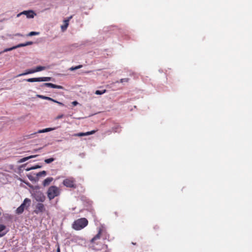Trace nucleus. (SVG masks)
<instances>
[{
	"mask_svg": "<svg viewBox=\"0 0 252 252\" xmlns=\"http://www.w3.org/2000/svg\"><path fill=\"white\" fill-rule=\"evenodd\" d=\"M60 193V191L59 188L54 186L50 187L47 192V196L50 200L59 195Z\"/></svg>",
	"mask_w": 252,
	"mask_h": 252,
	"instance_id": "f257e3e1",
	"label": "nucleus"
},
{
	"mask_svg": "<svg viewBox=\"0 0 252 252\" xmlns=\"http://www.w3.org/2000/svg\"><path fill=\"white\" fill-rule=\"evenodd\" d=\"M31 203V201L30 199L28 198H25L23 203L16 209V214H22L25 209H27L30 206Z\"/></svg>",
	"mask_w": 252,
	"mask_h": 252,
	"instance_id": "f03ea898",
	"label": "nucleus"
},
{
	"mask_svg": "<svg viewBox=\"0 0 252 252\" xmlns=\"http://www.w3.org/2000/svg\"><path fill=\"white\" fill-rule=\"evenodd\" d=\"M88 224V221H73L72 227L76 230H80L85 227Z\"/></svg>",
	"mask_w": 252,
	"mask_h": 252,
	"instance_id": "7ed1b4c3",
	"label": "nucleus"
},
{
	"mask_svg": "<svg viewBox=\"0 0 252 252\" xmlns=\"http://www.w3.org/2000/svg\"><path fill=\"white\" fill-rule=\"evenodd\" d=\"M63 184L67 188H76L75 181L73 178H68L63 181Z\"/></svg>",
	"mask_w": 252,
	"mask_h": 252,
	"instance_id": "20e7f679",
	"label": "nucleus"
},
{
	"mask_svg": "<svg viewBox=\"0 0 252 252\" xmlns=\"http://www.w3.org/2000/svg\"><path fill=\"white\" fill-rule=\"evenodd\" d=\"M106 233V229L105 226L103 225H101V226L98 228V233L92 239L91 242H94L97 239H99L101 235L104 234Z\"/></svg>",
	"mask_w": 252,
	"mask_h": 252,
	"instance_id": "39448f33",
	"label": "nucleus"
},
{
	"mask_svg": "<svg viewBox=\"0 0 252 252\" xmlns=\"http://www.w3.org/2000/svg\"><path fill=\"white\" fill-rule=\"evenodd\" d=\"M51 80V78L50 77H42L38 78H32L27 79L26 81L29 82H46L49 81Z\"/></svg>",
	"mask_w": 252,
	"mask_h": 252,
	"instance_id": "423d86ee",
	"label": "nucleus"
},
{
	"mask_svg": "<svg viewBox=\"0 0 252 252\" xmlns=\"http://www.w3.org/2000/svg\"><path fill=\"white\" fill-rule=\"evenodd\" d=\"M32 43H33V42L32 41H28L25 43L19 44L18 45H17L16 46H13L12 47L5 49L3 50V52H6L10 51L12 50L17 49L19 47H24V46H26L28 45H30L32 44Z\"/></svg>",
	"mask_w": 252,
	"mask_h": 252,
	"instance_id": "0eeeda50",
	"label": "nucleus"
},
{
	"mask_svg": "<svg viewBox=\"0 0 252 252\" xmlns=\"http://www.w3.org/2000/svg\"><path fill=\"white\" fill-rule=\"evenodd\" d=\"M33 195L34 197L37 201L43 202L45 200V196L43 193L40 191H36Z\"/></svg>",
	"mask_w": 252,
	"mask_h": 252,
	"instance_id": "6e6552de",
	"label": "nucleus"
},
{
	"mask_svg": "<svg viewBox=\"0 0 252 252\" xmlns=\"http://www.w3.org/2000/svg\"><path fill=\"white\" fill-rule=\"evenodd\" d=\"M8 231V228L5 225L0 224V237L4 236Z\"/></svg>",
	"mask_w": 252,
	"mask_h": 252,
	"instance_id": "1a4fd4ad",
	"label": "nucleus"
},
{
	"mask_svg": "<svg viewBox=\"0 0 252 252\" xmlns=\"http://www.w3.org/2000/svg\"><path fill=\"white\" fill-rule=\"evenodd\" d=\"M42 87H51V88H55V89H63V87H62V86L57 85H55V84H52V83H43L42 85Z\"/></svg>",
	"mask_w": 252,
	"mask_h": 252,
	"instance_id": "9d476101",
	"label": "nucleus"
},
{
	"mask_svg": "<svg viewBox=\"0 0 252 252\" xmlns=\"http://www.w3.org/2000/svg\"><path fill=\"white\" fill-rule=\"evenodd\" d=\"M37 97H39V98H42V99H46V100H50V101H53L54 102H56L57 103H58L59 104L61 105H63V104L60 102H59L56 100H54V99L50 97H48V96H44V95H37Z\"/></svg>",
	"mask_w": 252,
	"mask_h": 252,
	"instance_id": "9b49d317",
	"label": "nucleus"
},
{
	"mask_svg": "<svg viewBox=\"0 0 252 252\" xmlns=\"http://www.w3.org/2000/svg\"><path fill=\"white\" fill-rule=\"evenodd\" d=\"M72 18V16H70L69 18H68L67 19H65L63 21L64 24L61 26V29L63 31H64L67 29L68 24H69V21L70 19Z\"/></svg>",
	"mask_w": 252,
	"mask_h": 252,
	"instance_id": "f8f14e48",
	"label": "nucleus"
},
{
	"mask_svg": "<svg viewBox=\"0 0 252 252\" xmlns=\"http://www.w3.org/2000/svg\"><path fill=\"white\" fill-rule=\"evenodd\" d=\"M95 132V130H92L91 131H88V132H85V133H84V132L78 133L75 134V135L77 136H87V135L93 134Z\"/></svg>",
	"mask_w": 252,
	"mask_h": 252,
	"instance_id": "ddd939ff",
	"label": "nucleus"
},
{
	"mask_svg": "<svg viewBox=\"0 0 252 252\" xmlns=\"http://www.w3.org/2000/svg\"><path fill=\"white\" fill-rule=\"evenodd\" d=\"M36 209L39 212H43L45 210L44 205L42 203H38L36 206Z\"/></svg>",
	"mask_w": 252,
	"mask_h": 252,
	"instance_id": "4468645a",
	"label": "nucleus"
},
{
	"mask_svg": "<svg viewBox=\"0 0 252 252\" xmlns=\"http://www.w3.org/2000/svg\"><path fill=\"white\" fill-rule=\"evenodd\" d=\"M35 73L34 69H28L25 72L18 74V75H17L16 77H20L21 76H24V75H25L27 74H32V73Z\"/></svg>",
	"mask_w": 252,
	"mask_h": 252,
	"instance_id": "2eb2a0df",
	"label": "nucleus"
},
{
	"mask_svg": "<svg viewBox=\"0 0 252 252\" xmlns=\"http://www.w3.org/2000/svg\"><path fill=\"white\" fill-rule=\"evenodd\" d=\"M53 180V178L52 177H48L44 180L43 185L44 187L48 186Z\"/></svg>",
	"mask_w": 252,
	"mask_h": 252,
	"instance_id": "dca6fc26",
	"label": "nucleus"
},
{
	"mask_svg": "<svg viewBox=\"0 0 252 252\" xmlns=\"http://www.w3.org/2000/svg\"><path fill=\"white\" fill-rule=\"evenodd\" d=\"M56 127L46 128L45 129H43L42 130H39L36 133H41L47 132L51 131L52 130H54L56 129Z\"/></svg>",
	"mask_w": 252,
	"mask_h": 252,
	"instance_id": "f3484780",
	"label": "nucleus"
},
{
	"mask_svg": "<svg viewBox=\"0 0 252 252\" xmlns=\"http://www.w3.org/2000/svg\"><path fill=\"white\" fill-rule=\"evenodd\" d=\"M36 156H37V155H32V156H29V157H25V158H21L19 162H24L28 160V159H31L32 158H35Z\"/></svg>",
	"mask_w": 252,
	"mask_h": 252,
	"instance_id": "a211bd4d",
	"label": "nucleus"
},
{
	"mask_svg": "<svg viewBox=\"0 0 252 252\" xmlns=\"http://www.w3.org/2000/svg\"><path fill=\"white\" fill-rule=\"evenodd\" d=\"M28 13L26 14V16L29 18H33L35 15L34 12L32 10L28 11Z\"/></svg>",
	"mask_w": 252,
	"mask_h": 252,
	"instance_id": "6ab92c4d",
	"label": "nucleus"
},
{
	"mask_svg": "<svg viewBox=\"0 0 252 252\" xmlns=\"http://www.w3.org/2000/svg\"><path fill=\"white\" fill-rule=\"evenodd\" d=\"M45 69V66H36V68L34 69L35 72L40 71L42 70H43Z\"/></svg>",
	"mask_w": 252,
	"mask_h": 252,
	"instance_id": "aec40b11",
	"label": "nucleus"
},
{
	"mask_svg": "<svg viewBox=\"0 0 252 252\" xmlns=\"http://www.w3.org/2000/svg\"><path fill=\"white\" fill-rule=\"evenodd\" d=\"M46 175V172L45 171H42L37 173L36 175L37 177L40 176H45Z\"/></svg>",
	"mask_w": 252,
	"mask_h": 252,
	"instance_id": "412c9836",
	"label": "nucleus"
},
{
	"mask_svg": "<svg viewBox=\"0 0 252 252\" xmlns=\"http://www.w3.org/2000/svg\"><path fill=\"white\" fill-rule=\"evenodd\" d=\"M55 160V158H50L45 159L44 161L46 163H50Z\"/></svg>",
	"mask_w": 252,
	"mask_h": 252,
	"instance_id": "4be33fe9",
	"label": "nucleus"
},
{
	"mask_svg": "<svg viewBox=\"0 0 252 252\" xmlns=\"http://www.w3.org/2000/svg\"><path fill=\"white\" fill-rule=\"evenodd\" d=\"M39 33V32H30L28 34V36H33V35H38Z\"/></svg>",
	"mask_w": 252,
	"mask_h": 252,
	"instance_id": "5701e85b",
	"label": "nucleus"
},
{
	"mask_svg": "<svg viewBox=\"0 0 252 252\" xmlns=\"http://www.w3.org/2000/svg\"><path fill=\"white\" fill-rule=\"evenodd\" d=\"M40 167H41V166H40V165H36L35 166H32V167L31 168H27L26 170L27 171H30L31 170L35 169H37V168H39Z\"/></svg>",
	"mask_w": 252,
	"mask_h": 252,
	"instance_id": "b1692460",
	"label": "nucleus"
},
{
	"mask_svg": "<svg viewBox=\"0 0 252 252\" xmlns=\"http://www.w3.org/2000/svg\"><path fill=\"white\" fill-rule=\"evenodd\" d=\"M81 67H82V65H79L76 66L75 67H71L70 68V70H75L78 69L79 68H80Z\"/></svg>",
	"mask_w": 252,
	"mask_h": 252,
	"instance_id": "393cba45",
	"label": "nucleus"
},
{
	"mask_svg": "<svg viewBox=\"0 0 252 252\" xmlns=\"http://www.w3.org/2000/svg\"><path fill=\"white\" fill-rule=\"evenodd\" d=\"M106 92V90H104L103 91L97 90L95 91V94H102Z\"/></svg>",
	"mask_w": 252,
	"mask_h": 252,
	"instance_id": "a878e982",
	"label": "nucleus"
},
{
	"mask_svg": "<svg viewBox=\"0 0 252 252\" xmlns=\"http://www.w3.org/2000/svg\"><path fill=\"white\" fill-rule=\"evenodd\" d=\"M27 176H28V178H29V179L30 181H35V179H34V177L32 175H28Z\"/></svg>",
	"mask_w": 252,
	"mask_h": 252,
	"instance_id": "bb28decb",
	"label": "nucleus"
},
{
	"mask_svg": "<svg viewBox=\"0 0 252 252\" xmlns=\"http://www.w3.org/2000/svg\"><path fill=\"white\" fill-rule=\"evenodd\" d=\"M129 79L128 78H124L121 79L120 81V82L123 83V82H127L128 81Z\"/></svg>",
	"mask_w": 252,
	"mask_h": 252,
	"instance_id": "cd10ccee",
	"label": "nucleus"
},
{
	"mask_svg": "<svg viewBox=\"0 0 252 252\" xmlns=\"http://www.w3.org/2000/svg\"><path fill=\"white\" fill-rule=\"evenodd\" d=\"M63 114H61V115H59L58 116H57L56 118V120H59V119L63 118Z\"/></svg>",
	"mask_w": 252,
	"mask_h": 252,
	"instance_id": "c85d7f7f",
	"label": "nucleus"
},
{
	"mask_svg": "<svg viewBox=\"0 0 252 252\" xmlns=\"http://www.w3.org/2000/svg\"><path fill=\"white\" fill-rule=\"evenodd\" d=\"M27 13H28V11H24L23 12H21V13L18 14L17 16L18 17V16H19L21 14H24V15H26V14Z\"/></svg>",
	"mask_w": 252,
	"mask_h": 252,
	"instance_id": "c756f323",
	"label": "nucleus"
},
{
	"mask_svg": "<svg viewBox=\"0 0 252 252\" xmlns=\"http://www.w3.org/2000/svg\"><path fill=\"white\" fill-rule=\"evenodd\" d=\"M78 102H77V101H73V102H72V105H73V106H76V105H77V104H78Z\"/></svg>",
	"mask_w": 252,
	"mask_h": 252,
	"instance_id": "7c9ffc66",
	"label": "nucleus"
},
{
	"mask_svg": "<svg viewBox=\"0 0 252 252\" xmlns=\"http://www.w3.org/2000/svg\"><path fill=\"white\" fill-rule=\"evenodd\" d=\"M77 220H83V221H85V220H87L86 218H83L79 219Z\"/></svg>",
	"mask_w": 252,
	"mask_h": 252,
	"instance_id": "2f4dec72",
	"label": "nucleus"
},
{
	"mask_svg": "<svg viewBox=\"0 0 252 252\" xmlns=\"http://www.w3.org/2000/svg\"><path fill=\"white\" fill-rule=\"evenodd\" d=\"M57 252H60V247H59V245L58 246V248H57Z\"/></svg>",
	"mask_w": 252,
	"mask_h": 252,
	"instance_id": "473e14b6",
	"label": "nucleus"
},
{
	"mask_svg": "<svg viewBox=\"0 0 252 252\" xmlns=\"http://www.w3.org/2000/svg\"><path fill=\"white\" fill-rule=\"evenodd\" d=\"M105 247H106V248H107V245H105Z\"/></svg>",
	"mask_w": 252,
	"mask_h": 252,
	"instance_id": "72a5a7b5",
	"label": "nucleus"
}]
</instances>
